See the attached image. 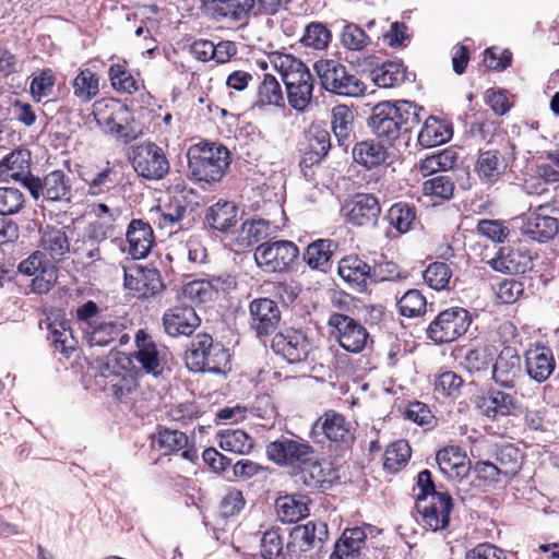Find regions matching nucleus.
I'll use <instances>...</instances> for the list:
<instances>
[{"instance_id": "nucleus-1", "label": "nucleus", "mask_w": 559, "mask_h": 559, "mask_svg": "<svg viewBox=\"0 0 559 559\" xmlns=\"http://www.w3.org/2000/svg\"><path fill=\"white\" fill-rule=\"evenodd\" d=\"M423 111V107L405 99L380 102L372 108L368 127L378 140L392 145L419 124Z\"/></svg>"}, {"instance_id": "nucleus-2", "label": "nucleus", "mask_w": 559, "mask_h": 559, "mask_svg": "<svg viewBox=\"0 0 559 559\" xmlns=\"http://www.w3.org/2000/svg\"><path fill=\"white\" fill-rule=\"evenodd\" d=\"M286 88L288 104L297 111H305L311 103L313 78L307 66L289 53L273 51L269 56Z\"/></svg>"}, {"instance_id": "nucleus-3", "label": "nucleus", "mask_w": 559, "mask_h": 559, "mask_svg": "<svg viewBox=\"0 0 559 559\" xmlns=\"http://www.w3.org/2000/svg\"><path fill=\"white\" fill-rule=\"evenodd\" d=\"M187 158L188 177L209 185L221 181L231 163L229 150L216 142L191 146L187 152Z\"/></svg>"}, {"instance_id": "nucleus-4", "label": "nucleus", "mask_w": 559, "mask_h": 559, "mask_svg": "<svg viewBox=\"0 0 559 559\" xmlns=\"http://www.w3.org/2000/svg\"><path fill=\"white\" fill-rule=\"evenodd\" d=\"M229 350L221 343H214L212 335L199 333L186 352L185 362L193 372L223 374L229 369Z\"/></svg>"}, {"instance_id": "nucleus-5", "label": "nucleus", "mask_w": 559, "mask_h": 559, "mask_svg": "<svg viewBox=\"0 0 559 559\" xmlns=\"http://www.w3.org/2000/svg\"><path fill=\"white\" fill-rule=\"evenodd\" d=\"M367 531L372 526L347 527L334 543L330 559H388V549L373 537H368Z\"/></svg>"}, {"instance_id": "nucleus-6", "label": "nucleus", "mask_w": 559, "mask_h": 559, "mask_svg": "<svg viewBox=\"0 0 559 559\" xmlns=\"http://www.w3.org/2000/svg\"><path fill=\"white\" fill-rule=\"evenodd\" d=\"M328 539V524L323 521H309L290 530L286 551L292 559H319Z\"/></svg>"}, {"instance_id": "nucleus-7", "label": "nucleus", "mask_w": 559, "mask_h": 559, "mask_svg": "<svg viewBox=\"0 0 559 559\" xmlns=\"http://www.w3.org/2000/svg\"><path fill=\"white\" fill-rule=\"evenodd\" d=\"M313 69L322 87L330 93L347 97H360L365 94V83L336 60H318Z\"/></svg>"}, {"instance_id": "nucleus-8", "label": "nucleus", "mask_w": 559, "mask_h": 559, "mask_svg": "<svg viewBox=\"0 0 559 559\" xmlns=\"http://www.w3.org/2000/svg\"><path fill=\"white\" fill-rule=\"evenodd\" d=\"M129 159L138 176L146 180L164 179L170 170L165 150L152 141L133 145Z\"/></svg>"}, {"instance_id": "nucleus-9", "label": "nucleus", "mask_w": 559, "mask_h": 559, "mask_svg": "<svg viewBox=\"0 0 559 559\" xmlns=\"http://www.w3.org/2000/svg\"><path fill=\"white\" fill-rule=\"evenodd\" d=\"M356 429L343 414L329 409L324 412L311 426L309 437L313 442L321 443L323 436L332 443L338 444L341 448L348 449L355 442Z\"/></svg>"}, {"instance_id": "nucleus-10", "label": "nucleus", "mask_w": 559, "mask_h": 559, "mask_svg": "<svg viewBox=\"0 0 559 559\" xmlns=\"http://www.w3.org/2000/svg\"><path fill=\"white\" fill-rule=\"evenodd\" d=\"M515 145L507 141L500 148L479 150L474 173L483 185L493 186L515 159Z\"/></svg>"}, {"instance_id": "nucleus-11", "label": "nucleus", "mask_w": 559, "mask_h": 559, "mask_svg": "<svg viewBox=\"0 0 559 559\" xmlns=\"http://www.w3.org/2000/svg\"><path fill=\"white\" fill-rule=\"evenodd\" d=\"M316 454L314 448L305 439L294 433L281 436L266 445V456L278 466L299 468L302 463Z\"/></svg>"}, {"instance_id": "nucleus-12", "label": "nucleus", "mask_w": 559, "mask_h": 559, "mask_svg": "<svg viewBox=\"0 0 559 559\" xmlns=\"http://www.w3.org/2000/svg\"><path fill=\"white\" fill-rule=\"evenodd\" d=\"M298 258L299 249L290 240H269L254 250L257 265L266 273L288 271Z\"/></svg>"}, {"instance_id": "nucleus-13", "label": "nucleus", "mask_w": 559, "mask_h": 559, "mask_svg": "<svg viewBox=\"0 0 559 559\" xmlns=\"http://www.w3.org/2000/svg\"><path fill=\"white\" fill-rule=\"evenodd\" d=\"M472 323L469 312L461 307L441 311L428 325L427 336L436 344L450 343L465 334Z\"/></svg>"}, {"instance_id": "nucleus-14", "label": "nucleus", "mask_w": 559, "mask_h": 559, "mask_svg": "<svg viewBox=\"0 0 559 559\" xmlns=\"http://www.w3.org/2000/svg\"><path fill=\"white\" fill-rule=\"evenodd\" d=\"M25 189L35 201L41 199L51 202H70L72 197L71 178L60 169L52 170L43 178L29 177L26 179Z\"/></svg>"}, {"instance_id": "nucleus-15", "label": "nucleus", "mask_w": 559, "mask_h": 559, "mask_svg": "<svg viewBox=\"0 0 559 559\" xmlns=\"http://www.w3.org/2000/svg\"><path fill=\"white\" fill-rule=\"evenodd\" d=\"M328 324L334 330L333 334L344 350L358 354L366 348L369 341V333L367 329L354 318L344 313L334 312L330 314Z\"/></svg>"}, {"instance_id": "nucleus-16", "label": "nucleus", "mask_w": 559, "mask_h": 559, "mask_svg": "<svg viewBox=\"0 0 559 559\" xmlns=\"http://www.w3.org/2000/svg\"><path fill=\"white\" fill-rule=\"evenodd\" d=\"M523 374L522 359L518 349L512 346H504L491 365L492 381L499 388L513 390Z\"/></svg>"}, {"instance_id": "nucleus-17", "label": "nucleus", "mask_w": 559, "mask_h": 559, "mask_svg": "<svg viewBox=\"0 0 559 559\" xmlns=\"http://www.w3.org/2000/svg\"><path fill=\"white\" fill-rule=\"evenodd\" d=\"M271 348L287 362L297 364L308 358L311 343L304 331L286 329L274 335Z\"/></svg>"}, {"instance_id": "nucleus-18", "label": "nucleus", "mask_w": 559, "mask_h": 559, "mask_svg": "<svg viewBox=\"0 0 559 559\" xmlns=\"http://www.w3.org/2000/svg\"><path fill=\"white\" fill-rule=\"evenodd\" d=\"M94 117L97 124L105 132L122 139L126 143L133 139L129 126L131 112L126 105L111 100L105 104L104 108L97 107L94 111Z\"/></svg>"}, {"instance_id": "nucleus-19", "label": "nucleus", "mask_w": 559, "mask_h": 559, "mask_svg": "<svg viewBox=\"0 0 559 559\" xmlns=\"http://www.w3.org/2000/svg\"><path fill=\"white\" fill-rule=\"evenodd\" d=\"M347 223L358 227H376L381 205L377 197L370 193H358L343 207Z\"/></svg>"}, {"instance_id": "nucleus-20", "label": "nucleus", "mask_w": 559, "mask_h": 559, "mask_svg": "<svg viewBox=\"0 0 559 559\" xmlns=\"http://www.w3.org/2000/svg\"><path fill=\"white\" fill-rule=\"evenodd\" d=\"M250 328L260 340L273 334L281 321V310L270 298H255L249 305Z\"/></svg>"}, {"instance_id": "nucleus-21", "label": "nucleus", "mask_w": 559, "mask_h": 559, "mask_svg": "<svg viewBox=\"0 0 559 559\" xmlns=\"http://www.w3.org/2000/svg\"><path fill=\"white\" fill-rule=\"evenodd\" d=\"M336 477V472L331 465L316 459L314 455L294 473L295 483L304 485L309 490H326L332 487Z\"/></svg>"}, {"instance_id": "nucleus-22", "label": "nucleus", "mask_w": 559, "mask_h": 559, "mask_svg": "<svg viewBox=\"0 0 559 559\" xmlns=\"http://www.w3.org/2000/svg\"><path fill=\"white\" fill-rule=\"evenodd\" d=\"M453 503L450 493H435L428 501L416 499L417 512L431 531L444 530L449 525Z\"/></svg>"}, {"instance_id": "nucleus-23", "label": "nucleus", "mask_w": 559, "mask_h": 559, "mask_svg": "<svg viewBox=\"0 0 559 559\" xmlns=\"http://www.w3.org/2000/svg\"><path fill=\"white\" fill-rule=\"evenodd\" d=\"M477 408L489 419L516 415L520 412V402L516 393L504 392L490 388L487 393L477 399Z\"/></svg>"}, {"instance_id": "nucleus-24", "label": "nucleus", "mask_w": 559, "mask_h": 559, "mask_svg": "<svg viewBox=\"0 0 559 559\" xmlns=\"http://www.w3.org/2000/svg\"><path fill=\"white\" fill-rule=\"evenodd\" d=\"M487 263L500 273L524 274L533 269V257L525 247L507 246L500 247Z\"/></svg>"}, {"instance_id": "nucleus-25", "label": "nucleus", "mask_w": 559, "mask_h": 559, "mask_svg": "<svg viewBox=\"0 0 559 559\" xmlns=\"http://www.w3.org/2000/svg\"><path fill=\"white\" fill-rule=\"evenodd\" d=\"M151 445L163 455L181 451L182 459L189 462H194L198 459L197 450L189 447L187 435L176 429L159 428L156 433L151 436Z\"/></svg>"}, {"instance_id": "nucleus-26", "label": "nucleus", "mask_w": 559, "mask_h": 559, "mask_svg": "<svg viewBox=\"0 0 559 559\" xmlns=\"http://www.w3.org/2000/svg\"><path fill=\"white\" fill-rule=\"evenodd\" d=\"M100 377L104 378V391L112 395L122 404L131 405L136 392V381L133 377L111 369L109 362L100 367Z\"/></svg>"}, {"instance_id": "nucleus-27", "label": "nucleus", "mask_w": 559, "mask_h": 559, "mask_svg": "<svg viewBox=\"0 0 559 559\" xmlns=\"http://www.w3.org/2000/svg\"><path fill=\"white\" fill-rule=\"evenodd\" d=\"M544 210V206H538L537 211L522 217V234L538 242H546L552 239L559 230L558 221L545 214Z\"/></svg>"}, {"instance_id": "nucleus-28", "label": "nucleus", "mask_w": 559, "mask_h": 559, "mask_svg": "<svg viewBox=\"0 0 559 559\" xmlns=\"http://www.w3.org/2000/svg\"><path fill=\"white\" fill-rule=\"evenodd\" d=\"M200 318L191 306L173 307L163 316L164 330L173 337L191 335L200 325Z\"/></svg>"}, {"instance_id": "nucleus-29", "label": "nucleus", "mask_w": 559, "mask_h": 559, "mask_svg": "<svg viewBox=\"0 0 559 559\" xmlns=\"http://www.w3.org/2000/svg\"><path fill=\"white\" fill-rule=\"evenodd\" d=\"M254 3L255 0H212L209 10L216 21H227L245 26Z\"/></svg>"}, {"instance_id": "nucleus-30", "label": "nucleus", "mask_w": 559, "mask_h": 559, "mask_svg": "<svg viewBox=\"0 0 559 559\" xmlns=\"http://www.w3.org/2000/svg\"><path fill=\"white\" fill-rule=\"evenodd\" d=\"M35 177L31 173V152L26 148H17L8 154L0 162V179L19 181L25 188L26 179Z\"/></svg>"}, {"instance_id": "nucleus-31", "label": "nucleus", "mask_w": 559, "mask_h": 559, "mask_svg": "<svg viewBox=\"0 0 559 559\" xmlns=\"http://www.w3.org/2000/svg\"><path fill=\"white\" fill-rule=\"evenodd\" d=\"M126 238L129 245L128 252L134 260L146 258L154 243L153 229L142 219H132L129 223Z\"/></svg>"}, {"instance_id": "nucleus-32", "label": "nucleus", "mask_w": 559, "mask_h": 559, "mask_svg": "<svg viewBox=\"0 0 559 559\" xmlns=\"http://www.w3.org/2000/svg\"><path fill=\"white\" fill-rule=\"evenodd\" d=\"M136 352L134 353L136 361L146 373L158 376L162 370L160 353L156 343L144 331L139 330L135 335Z\"/></svg>"}, {"instance_id": "nucleus-33", "label": "nucleus", "mask_w": 559, "mask_h": 559, "mask_svg": "<svg viewBox=\"0 0 559 559\" xmlns=\"http://www.w3.org/2000/svg\"><path fill=\"white\" fill-rule=\"evenodd\" d=\"M556 361L548 347H536L526 352L525 370L528 377L538 382H545L554 372Z\"/></svg>"}, {"instance_id": "nucleus-34", "label": "nucleus", "mask_w": 559, "mask_h": 559, "mask_svg": "<svg viewBox=\"0 0 559 559\" xmlns=\"http://www.w3.org/2000/svg\"><path fill=\"white\" fill-rule=\"evenodd\" d=\"M338 275L358 293H364L370 280V265L357 255H347L338 262Z\"/></svg>"}, {"instance_id": "nucleus-35", "label": "nucleus", "mask_w": 559, "mask_h": 559, "mask_svg": "<svg viewBox=\"0 0 559 559\" xmlns=\"http://www.w3.org/2000/svg\"><path fill=\"white\" fill-rule=\"evenodd\" d=\"M251 109L266 110L270 107L284 108L285 98L280 82L272 74H264L257 87L255 98L251 102Z\"/></svg>"}, {"instance_id": "nucleus-36", "label": "nucleus", "mask_w": 559, "mask_h": 559, "mask_svg": "<svg viewBox=\"0 0 559 559\" xmlns=\"http://www.w3.org/2000/svg\"><path fill=\"white\" fill-rule=\"evenodd\" d=\"M338 245L333 239H317L302 253V260L311 270L326 272Z\"/></svg>"}, {"instance_id": "nucleus-37", "label": "nucleus", "mask_w": 559, "mask_h": 559, "mask_svg": "<svg viewBox=\"0 0 559 559\" xmlns=\"http://www.w3.org/2000/svg\"><path fill=\"white\" fill-rule=\"evenodd\" d=\"M237 206L229 201H218L211 205L205 213L206 224L221 233H229L238 219Z\"/></svg>"}, {"instance_id": "nucleus-38", "label": "nucleus", "mask_w": 559, "mask_h": 559, "mask_svg": "<svg viewBox=\"0 0 559 559\" xmlns=\"http://www.w3.org/2000/svg\"><path fill=\"white\" fill-rule=\"evenodd\" d=\"M43 250L53 262L64 261L70 253V241L63 228L47 226L40 238Z\"/></svg>"}, {"instance_id": "nucleus-39", "label": "nucleus", "mask_w": 559, "mask_h": 559, "mask_svg": "<svg viewBox=\"0 0 559 559\" xmlns=\"http://www.w3.org/2000/svg\"><path fill=\"white\" fill-rule=\"evenodd\" d=\"M453 130L451 124L435 116H429L426 118L418 134V143L423 147H433L448 142L451 140Z\"/></svg>"}, {"instance_id": "nucleus-40", "label": "nucleus", "mask_w": 559, "mask_h": 559, "mask_svg": "<svg viewBox=\"0 0 559 559\" xmlns=\"http://www.w3.org/2000/svg\"><path fill=\"white\" fill-rule=\"evenodd\" d=\"M385 144L380 140H365L355 144L353 148V158L357 164L367 169H372L385 162L388 152Z\"/></svg>"}, {"instance_id": "nucleus-41", "label": "nucleus", "mask_w": 559, "mask_h": 559, "mask_svg": "<svg viewBox=\"0 0 559 559\" xmlns=\"http://www.w3.org/2000/svg\"><path fill=\"white\" fill-rule=\"evenodd\" d=\"M124 324L119 320L100 319L94 325H90L84 332V337L90 346H107L114 342L124 330Z\"/></svg>"}, {"instance_id": "nucleus-42", "label": "nucleus", "mask_w": 559, "mask_h": 559, "mask_svg": "<svg viewBox=\"0 0 559 559\" xmlns=\"http://www.w3.org/2000/svg\"><path fill=\"white\" fill-rule=\"evenodd\" d=\"M309 499L306 496L287 495L276 500L278 519L283 523H296L309 515Z\"/></svg>"}, {"instance_id": "nucleus-43", "label": "nucleus", "mask_w": 559, "mask_h": 559, "mask_svg": "<svg viewBox=\"0 0 559 559\" xmlns=\"http://www.w3.org/2000/svg\"><path fill=\"white\" fill-rule=\"evenodd\" d=\"M354 111L346 105H337L332 109V130L340 145H346L354 130Z\"/></svg>"}, {"instance_id": "nucleus-44", "label": "nucleus", "mask_w": 559, "mask_h": 559, "mask_svg": "<svg viewBox=\"0 0 559 559\" xmlns=\"http://www.w3.org/2000/svg\"><path fill=\"white\" fill-rule=\"evenodd\" d=\"M372 81L379 87H393L409 80L408 73L401 62H385L371 72Z\"/></svg>"}, {"instance_id": "nucleus-45", "label": "nucleus", "mask_w": 559, "mask_h": 559, "mask_svg": "<svg viewBox=\"0 0 559 559\" xmlns=\"http://www.w3.org/2000/svg\"><path fill=\"white\" fill-rule=\"evenodd\" d=\"M385 218L400 234H405L412 229L416 219V206L407 202L394 203L389 209Z\"/></svg>"}, {"instance_id": "nucleus-46", "label": "nucleus", "mask_w": 559, "mask_h": 559, "mask_svg": "<svg viewBox=\"0 0 559 559\" xmlns=\"http://www.w3.org/2000/svg\"><path fill=\"white\" fill-rule=\"evenodd\" d=\"M522 459V452L510 443L501 445L496 452V464L504 477L518 474Z\"/></svg>"}, {"instance_id": "nucleus-47", "label": "nucleus", "mask_w": 559, "mask_h": 559, "mask_svg": "<svg viewBox=\"0 0 559 559\" xmlns=\"http://www.w3.org/2000/svg\"><path fill=\"white\" fill-rule=\"evenodd\" d=\"M98 76L90 69L81 70L72 83L74 96L83 103L90 102L98 94Z\"/></svg>"}, {"instance_id": "nucleus-48", "label": "nucleus", "mask_w": 559, "mask_h": 559, "mask_svg": "<svg viewBox=\"0 0 559 559\" xmlns=\"http://www.w3.org/2000/svg\"><path fill=\"white\" fill-rule=\"evenodd\" d=\"M219 445L235 454H247L253 448V439L243 430L228 429L221 435Z\"/></svg>"}, {"instance_id": "nucleus-49", "label": "nucleus", "mask_w": 559, "mask_h": 559, "mask_svg": "<svg viewBox=\"0 0 559 559\" xmlns=\"http://www.w3.org/2000/svg\"><path fill=\"white\" fill-rule=\"evenodd\" d=\"M456 160V152L445 148L424 158L420 163V171L424 176L447 171L454 167Z\"/></svg>"}, {"instance_id": "nucleus-50", "label": "nucleus", "mask_w": 559, "mask_h": 559, "mask_svg": "<svg viewBox=\"0 0 559 559\" xmlns=\"http://www.w3.org/2000/svg\"><path fill=\"white\" fill-rule=\"evenodd\" d=\"M261 556L264 559H292L286 551V544L280 535V528L266 531L261 538Z\"/></svg>"}, {"instance_id": "nucleus-51", "label": "nucleus", "mask_w": 559, "mask_h": 559, "mask_svg": "<svg viewBox=\"0 0 559 559\" xmlns=\"http://www.w3.org/2000/svg\"><path fill=\"white\" fill-rule=\"evenodd\" d=\"M55 85L56 74L51 69L46 68L33 76L29 85V92L35 102H40L43 98L52 95Z\"/></svg>"}, {"instance_id": "nucleus-52", "label": "nucleus", "mask_w": 559, "mask_h": 559, "mask_svg": "<svg viewBox=\"0 0 559 559\" xmlns=\"http://www.w3.org/2000/svg\"><path fill=\"white\" fill-rule=\"evenodd\" d=\"M454 187V179L451 175H439L426 180L423 183V191L425 195L450 200L453 197Z\"/></svg>"}, {"instance_id": "nucleus-53", "label": "nucleus", "mask_w": 559, "mask_h": 559, "mask_svg": "<svg viewBox=\"0 0 559 559\" xmlns=\"http://www.w3.org/2000/svg\"><path fill=\"white\" fill-rule=\"evenodd\" d=\"M423 277L429 287L442 290L449 287L452 270L445 262H433L424 271Z\"/></svg>"}, {"instance_id": "nucleus-54", "label": "nucleus", "mask_w": 559, "mask_h": 559, "mask_svg": "<svg viewBox=\"0 0 559 559\" xmlns=\"http://www.w3.org/2000/svg\"><path fill=\"white\" fill-rule=\"evenodd\" d=\"M411 447L405 440L391 443L384 452V467L391 472H397L411 457Z\"/></svg>"}, {"instance_id": "nucleus-55", "label": "nucleus", "mask_w": 559, "mask_h": 559, "mask_svg": "<svg viewBox=\"0 0 559 559\" xmlns=\"http://www.w3.org/2000/svg\"><path fill=\"white\" fill-rule=\"evenodd\" d=\"M427 301L418 289H408L399 300L397 308L403 317H419L426 310Z\"/></svg>"}, {"instance_id": "nucleus-56", "label": "nucleus", "mask_w": 559, "mask_h": 559, "mask_svg": "<svg viewBox=\"0 0 559 559\" xmlns=\"http://www.w3.org/2000/svg\"><path fill=\"white\" fill-rule=\"evenodd\" d=\"M370 41L366 32L355 23H347L342 29L341 43L348 50H362Z\"/></svg>"}, {"instance_id": "nucleus-57", "label": "nucleus", "mask_w": 559, "mask_h": 559, "mask_svg": "<svg viewBox=\"0 0 559 559\" xmlns=\"http://www.w3.org/2000/svg\"><path fill=\"white\" fill-rule=\"evenodd\" d=\"M24 194L17 188L0 187V215L17 214L24 206Z\"/></svg>"}, {"instance_id": "nucleus-58", "label": "nucleus", "mask_w": 559, "mask_h": 559, "mask_svg": "<svg viewBox=\"0 0 559 559\" xmlns=\"http://www.w3.org/2000/svg\"><path fill=\"white\" fill-rule=\"evenodd\" d=\"M331 38L330 31L321 23H311L305 28L300 39L304 46L321 50L324 49Z\"/></svg>"}, {"instance_id": "nucleus-59", "label": "nucleus", "mask_w": 559, "mask_h": 559, "mask_svg": "<svg viewBox=\"0 0 559 559\" xmlns=\"http://www.w3.org/2000/svg\"><path fill=\"white\" fill-rule=\"evenodd\" d=\"M463 379L453 371L441 373L435 382V392L443 397L456 399L463 385Z\"/></svg>"}, {"instance_id": "nucleus-60", "label": "nucleus", "mask_w": 559, "mask_h": 559, "mask_svg": "<svg viewBox=\"0 0 559 559\" xmlns=\"http://www.w3.org/2000/svg\"><path fill=\"white\" fill-rule=\"evenodd\" d=\"M108 75L112 87L119 92L132 94L138 90L135 79L127 71L123 64L110 66Z\"/></svg>"}, {"instance_id": "nucleus-61", "label": "nucleus", "mask_w": 559, "mask_h": 559, "mask_svg": "<svg viewBox=\"0 0 559 559\" xmlns=\"http://www.w3.org/2000/svg\"><path fill=\"white\" fill-rule=\"evenodd\" d=\"M308 144L305 148L325 157L331 148V136L328 130L311 127L307 135Z\"/></svg>"}, {"instance_id": "nucleus-62", "label": "nucleus", "mask_w": 559, "mask_h": 559, "mask_svg": "<svg viewBox=\"0 0 559 559\" xmlns=\"http://www.w3.org/2000/svg\"><path fill=\"white\" fill-rule=\"evenodd\" d=\"M491 362V357L485 347L472 348L466 350L463 366L471 372H480L488 369Z\"/></svg>"}, {"instance_id": "nucleus-63", "label": "nucleus", "mask_w": 559, "mask_h": 559, "mask_svg": "<svg viewBox=\"0 0 559 559\" xmlns=\"http://www.w3.org/2000/svg\"><path fill=\"white\" fill-rule=\"evenodd\" d=\"M87 182V192L90 195H100L108 192L116 185L115 171L107 167L96 175Z\"/></svg>"}, {"instance_id": "nucleus-64", "label": "nucleus", "mask_w": 559, "mask_h": 559, "mask_svg": "<svg viewBox=\"0 0 559 559\" xmlns=\"http://www.w3.org/2000/svg\"><path fill=\"white\" fill-rule=\"evenodd\" d=\"M401 278L400 267L393 261H388L383 257L377 260L373 266H370V281L384 282Z\"/></svg>"}]
</instances>
